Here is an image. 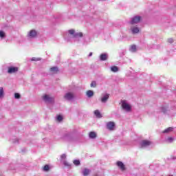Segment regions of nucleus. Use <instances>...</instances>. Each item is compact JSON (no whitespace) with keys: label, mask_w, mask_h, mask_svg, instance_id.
Returning <instances> with one entry per match:
<instances>
[{"label":"nucleus","mask_w":176,"mask_h":176,"mask_svg":"<svg viewBox=\"0 0 176 176\" xmlns=\"http://www.w3.org/2000/svg\"><path fill=\"white\" fill-rule=\"evenodd\" d=\"M130 31L133 35H136V34L140 33V28L137 25H132L130 27Z\"/></svg>","instance_id":"obj_5"},{"label":"nucleus","mask_w":176,"mask_h":176,"mask_svg":"<svg viewBox=\"0 0 176 176\" xmlns=\"http://www.w3.org/2000/svg\"><path fill=\"white\" fill-rule=\"evenodd\" d=\"M122 107L124 111H126V112H130L131 111V106L126 102V100H122Z\"/></svg>","instance_id":"obj_4"},{"label":"nucleus","mask_w":176,"mask_h":176,"mask_svg":"<svg viewBox=\"0 0 176 176\" xmlns=\"http://www.w3.org/2000/svg\"><path fill=\"white\" fill-rule=\"evenodd\" d=\"M21 97V96L20 95V94H19V93L14 94V98H16V100L20 99Z\"/></svg>","instance_id":"obj_28"},{"label":"nucleus","mask_w":176,"mask_h":176,"mask_svg":"<svg viewBox=\"0 0 176 176\" xmlns=\"http://www.w3.org/2000/svg\"><path fill=\"white\" fill-rule=\"evenodd\" d=\"M109 98V94H103V95L102 96V98H101V99H100V101H101V102H102L103 104H105V102H107L108 101Z\"/></svg>","instance_id":"obj_10"},{"label":"nucleus","mask_w":176,"mask_h":176,"mask_svg":"<svg viewBox=\"0 0 176 176\" xmlns=\"http://www.w3.org/2000/svg\"><path fill=\"white\" fill-rule=\"evenodd\" d=\"M140 145L142 148H148L150 145H152V142L149 140H143L141 142Z\"/></svg>","instance_id":"obj_8"},{"label":"nucleus","mask_w":176,"mask_h":176,"mask_svg":"<svg viewBox=\"0 0 176 176\" xmlns=\"http://www.w3.org/2000/svg\"><path fill=\"white\" fill-rule=\"evenodd\" d=\"M60 159H61V160H63V161L67 159V155H65V154L61 155Z\"/></svg>","instance_id":"obj_30"},{"label":"nucleus","mask_w":176,"mask_h":176,"mask_svg":"<svg viewBox=\"0 0 176 176\" xmlns=\"http://www.w3.org/2000/svg\"><path fill=\"white\" fill-rule=\"evenodd\" d=\"M115 122L110 121L107 122L106 124V127L107 130H109L110 131H113V130H115Z\"/></svg>","instance_id":"obj_7"},{"label":"nucleus","mask_w":176,"mask_h":176,"mask_svg":"<svg viewBox=\"0 0 176 176\" xmlns=\"http://www.w3.org/2000/svg\"><path fill=\"white\" fill-rule=\"evenodd\" d=\"M31 61H41V58L33 57L31 58Z\"/></svg>","instance_id":"obj_31"},{"label":"nucleus","mask_w":176,"mask_h":176,"mask_svg":"<svg viewBox=\"0 0 176 176\" xmlns=\"http://www.w3.org/2000/svg\"><path fill=\"white\" fill-rule=\"evenodd\" d=\"M4 38H6V33L3 32V30L0 31V39H4Z\"/></svg>","instance_id":"obj_21"},{"label":"nucleus","mask_w":176,"mask_h":176,"mask_svg":"<svg viewBox=\"0 0 176 176\" xmlns=\"http://www.w3.org/2000/svg\"><path fill=\"white\" fill-rule=\"evenodd\" d=\"M94 114H95L96 118H102L101 113H100V111H98V110H96L94 111Z\"/></svg>","instance_id":"obj_23"},{"label":"nucleus","mask_w":176,"mask_h":176,"mask_svg":"<svg viewBox=\"0 0 176 176\" xmlns=\"http://www.w3.org/2000/svg\"><path fill=\"white\" fill-rule=\"evenodd\" d=\"M111 71L112 72H118V71H119V68H118L116 66H113L111 67Z\"/></svg>","instance_id":"obj_24"},{"label":"nucleus","mask_w":176,"mask_h":176,"mask_svg":"<svg viewBox=\"0 0 176 176\" xmlns=\"http://www.w3.org/2000/svg\"><path fill=\"white\" fill-rule=\"evenodd\" d=\"M97 86V84L96 81H92L91 83V87H96Z\"/></svg>","instance_id":"obj_33"},{"label":"nucleus","mask_w":176,"mask_h":176,"mask_svg":"<svg viewBox=\"0 0 176 176\" xmlns=\"http://www.w3.org/2000/svg\"><path fill=\"white\" fill-rule=\"evenodd\" d=\"M168 43H173V42H174V40L173 38H168Z\"/></svg>","instance_id":"obj_35"},{"label":"nucleus","mask_w":176,"mask_h":176,"mask_svg":"<svg viewBox=\"0 0 176 176\" xmlns=\"http://www.w3.org/2000/svg\"><path fill=\"white\" fill-rule=\"evenodd\" d=\"M43 100L46 102V104H53V102H54V98L47 94L43 96Z\"/></svg>","instance_id":"obj_3"},{"label":"nucleus","mask_w":176,"mask_h":176,"mask_svg":"<svg viewBox=\"0 0 176 176\" xmlns=\"http://www.w3.org/2000/svg\"><path fill=\"white\" fill-rule=\"evenodd\" d=\"M161 111H162V112H163V113H167V111H168V107L163 106L161 108Z\"/></svg>","instance_id":"obj_22"},{"label":"nucleus","mask_w":176,"mask_h":176,"mask_svg":"<svg viewBox=\"0 0 176 176\" xmlns=\"http://www.w3.org/2000/svg\"><path fill=\"white\" fill-rule=\"evenodd\" d=\"M82 174L84 176H87L89 174H90V169L88 168H84L82 171Z\"/></svg>","instance_id":"obj_16"},{"label":"nucleus","mask_w":176,"mask_h":176,"mask_svg":"<svg viewBox=\"0 0 176 176\" xmlns=\"http://www.w3.org/2000/svg\"><path fill=\"white\" fill-rule=\"evenodd\" d=\"M73 163L75 166H80V161H79V160H74Z\"/></svg>","instance_id":"obj_26"},{"label":"nucleus","mask_w":176,"mask_h":176,"mask_svg":"<svg viewBox=\"0 0 176 176\" xmlns=\"http://www.w3.org/2000/svg\"><path fill=\"white\" fill-rule=\"evenodd\" d=\"M50 71V72H52V74H57V72H58V67H51Z\"/></svg>","instance_id":"obj_18"},{"label":"nucleus","mask_w":176,"mask_h":176,"mask_svg":"<svg viewBox=\"0 0 176 176\" xmlns=\"http://www.w3.org/2000/svg\"><path fill=\"white\" fill-rule=\"evenodd\" d=\"M5 96V91L3 90V87H0V98H3Z\"/></svg>","instance_id":"obj_20"},{"label":"nucleus","mask_w":176,"mask_h":176,"mask_svg":"<svg viewBox=\"0 0 176 176\" xmlns=\"http://www.w3.org/2000/svg\"><path fill=\"white\" fill-rule=\"evenodd\" d=\"M35 36H36V31L35 30H31L28 34V38H30V39L32 38H35Z\"/></svg>","instance_id":"obj_12"},{"label":"nucleus","mask_w":176,"mask_h":176,"mask_svg":"<svg viewBox=\"0 0 176 176\" xmlns=\"http://www.w3.org/2000/svg\"><path fill=\"white\" fill-rule=\"evenodd\" d=\"M129 51L131 52V53H135L137 52V46L135 45H133L129 47Z\"/></svg>","instance_id":"obj_19"},{"label":"nucleus","mask_w":176,"mask_h":176,"mask_svg":"<svg viewBox=\"0 0 176 176\" xmlns=\"http://www.w3.org/2000/svg\"><path fill=\"white\" fill-rule=\"evenodd\" d=\"M86 96H87V97H88V98H91V97H93V96H94V91H93L92 90H88L86 92Z\"/></svg>","instance_id":"obj_15"},{"label":"nucleus","mask_w":176,"mask_h":176,"mask_svg":"<svg viewBox=\"0 0 176 176\" xmlns=\"http://www.w3.org/2000/svg\"><path fill=\"white\" fill-rule=\"evenodd\" d=\"M83 36V33L79 32H76L75 30L71 29L69 30L66 34H65L64 38L66 41H71V38L74 39L75 42H78L79 41V38H82Z\"/></svg>","instance_id":"obj_1"},{"label":"nucleus","mask_w":176,"mask_h":176,"mask_svg":"<svg viewBox=\"0 0 176 176\" xmlns=\"http://www.w3.org/2000/svg\"><path fill=\"white\" fill-rule=\"evenodd\" d=\"M142 17L140 15H135L131 18V20L129 21V24L131 25H134V24H138L140 21H141Z\"/></svg>","instance_id":"obj_2"},{"label":"nucleus","mask_w":176,"mask_h":176,"mask_svg":"<svg viewBox=\"0 0 176 176\" xmlns=\"http://www.w3.org/2000/svg\"><path fill=\"white\" fill-rule=\"evenodd\" d=\"M63 163L66 167H71V164H69V162H67L66 160H63Z\"/></svg>","instance_id":"obj_27"},{"label":"nucleus","mask_w":176,"mask_h":176,"mask_svg":"<svg viewBox=\"0 0 176 176\" xmlns=\"http://www.w3.org/2000/svg\"><path fill=\"white\" fill-rule=\"evenodd\" d=\"M56 120H58V122H61L62 120H63V116H58L57 117H56Z\"/></svg>","instance_id":"obj_32"},{"label":"nucleus","mask_w":176,"mask_h":176,"mask_svg":"<svg viewBox=\"0 0 176 176\" xmlns=\"http://www.w3.org/2000/svg\"><path fill=\"white\" fill-rule=\"evenodd\" d=\"M117 166L118 167H119V168H120L122 171H124V170H126V166H124V164H123V162L120 161L117 162Z\"/></svg>","instance_id":"obj_11"},{"label":"nucleus","mask_w":176,"mask_h":176,"mask_svg":"<svg viewBox=\"0 0 176 176\" xmlns=\"http://www.w3.org/2000/svg\"><path fill=\"white\" fill-rule=\"evenodd\" d=\"M166 142H168L169 144H171V142H174V138L169 137L166 139Z\"/></svg>","instance_id":"obj_25"},{"label":"nucleus","mask_w":176,"mask_h":176,"mask_svg":"<svg viewBox=\"0 0 176 176\" xmlns=\"http://www.w3.org/2000/svg\"><path fill=\"white\" fill-rule=\"evenodd\" d=\"M173 130H174V128L168 127V128L166 129L165 130H164L162 133H164V134H168L169 133H171V131H173Z\"/></svg>","instance_id":"obj_17"},{"label":"nucleus","mask_w":176,"mask_h":176,"mask_svg":"<svg viewBox=\"0 0 176 176\" xmlns=\"http://www.w3.org/2000/svg\"><path fill=\"white\" fill-rule=\"evenodd\" d=\"M64 98L67 101H72V100L75 98V94L72 92H67L65 94Z\"/></svg>","instance_id":"obj_6"},{"label":"nucleus","mask_w":176,"mask_h":176,"mask_svg":"<svg viewBox=\"0 0 176 176\" xmlns=\"http://www.w3.org/2000/svg\"><path fill=\"white\" fill-rule=\"evenodd\" d=\"M100 60L101 61H106V60H108V54L103 53V54H100Z\"/></svg>","instance_id":"obj_13"},{"label":"nucleus","mask_w":176,"mask_h":176,"mask_svg":"<svg viewBox=\"0 0 176 176\" xmlns=\"http://www.w3.org/2000/svg\"><path fill=\"white\" fill-rule=\"evenodd\" d=\"M91 56H93V52H90L89 54V57H91Z\"/></svg>","instance_id":"obj_36"},{"label":"nucleus","mask_w":176,"mask_h":176,"mask_svg":"<svg viewBox=\"0 0 176 176\" xmlns=\"http://www.w3.org/2000/svg\"><path fill=\"white\" fill-rule=\"evenodd\" d=\"M89 138L91 140H94V139L97 138V133L94 131H91L89 133Z\"/></svg>","instance_id":"obj_14"},{"label":"nucleus","mask_w":176,"mask_h":176,"mask_svg":"<svg viewBox=\"0 0 176 176\" xmlns=\"http://www.w3.org/2000/svg\"><path fill=\"white\" fill-rule=\"evenodd\" d=\"M14 144H19V139L15 138L11 140Z\"/></svg>","instance_id":"obj_34"},{"label":"nucleus","mask_w":176,"mask_h":176,"mask_svg":"<svg viewBox=\"0 0 176 176\" xmlns=\"http://www.w3.org/2000/svg\"><path fill=\"white\" fill-rule=\"evenodd\" d=\"M50 168V167L49 166V165H45L43 167V170L44 171H49Z\"/></svg>","instance_id":"obj_29"},{"label":"nucleus","mask_w":176,"mask_h":176,"mask_svg":"<svg viewBox=\"0 0 176 176\" xmlns=\"http://www.w3.org/2000/svg\"><path fill=\"white\" fill-rule=\"evenodd\" d=\"M16 72H19V68L17 67L10 66L8 67V74H16Z\"/></svg>","instance_id":"obj_9"}]
</instances>
